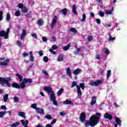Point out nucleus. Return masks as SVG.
<instances>
[{"mask_svg":"<svg viewBox=\"0 0 127 127\" xmlns=\"http://www.w3.org/2000/svg\"><path fill=\"white\" fill-rule=\"evenodd\" d=\"M99 15L101 17H104V16H105V13H104V12H103L102 11H100L99 12Z\"/></svg>","mask_w":127,"mask_h":127,"instance_id":"nucleus-50","label":"nucleus"},{"mask_svg":"<svg viewBox=\"0 0 127 127\" xmlns=\"http://www.w3.org/2000/svg\"><path fill=\"white\" fill-rule=\"evenodd\" d=\"M63 92H64V89L63 88L60 89V90L58 92V96H60V95H61Z\"/></svg>","mask_w":127,"mask_h":127,"instance_id":"nucleus-39","label":"nucleus"},{"mask_svg":"<svg viewBox=\"0 0 127 127\" xmlns=\"http://www.w3.org/2000/svg\"><path fill=\"white\" fill-rule=\"evenodd\" d=\"M10 81H11V78L10 77H0V83L2 86H3V85L5 84L8 87H10V84H9Z\"/></svg>","mask_w":127,"mask_h":127,"instance_id":"nucleus-4","label":"nucleus"},{"mask_svg":"<svg viewBox=\"0 0 127 127\" xmlns=\"http://www.w3.org/2000/svg\"><path fill=\"white\" fill-rule=\"evenodd\" d=\"M58 48V47L57 46V45H54L52 46V49H49V51L52 53V54H54V55H55V54H56V52L54 51L53 50H57Z\"/></svg>","mask_w":127,"mask_h":127,"instance_id":"nucleus-8","label":"nucleus"},{"mask_svg":"<svg viewBox=\"0 0 127 127\" xmlns=\"http://www.w3.org/2000/svg\"><path fill=\"white\" fill-rule=\"evenodd\" d=\"M103 52L105 53L107 55H109V54H110V51L108 49H104L103 50Z\"/></svg>","mask_w":127,"mask_h":127,"instance_id":"nucleus-30","label":"nucleus"},{"mask_svg":"<svg viewBox=\"0 0 127 127\" xmlns=\"http://www.w3.org/2000/svg\"><path fill=\"white\" fill-rule=\"evenodd\" d=\"M31 36H32V37H34V38H37V35H36V34L33 33L31 34Z\"/></svg>","mask_w":127,"mask_h":127,"instance_id":"nucleus-53","label":"nucleus"},{"mask_svg":"<svg viewBox=\"0 0 127 127\" xmlns=\"http://www.w3.org/2000/svg\"><path fill=\"white\" fill-rule=\"evenodd\" d=\"M15 16H17V17L19 16L20 15V11L18 10L16 11L15 13Z\"/></svg>","mask_w":127,"mask_h":127,"instance_id":"nucleus-46","label":"nucleus"},{"mask_svg":"<svg viewBox=\"0 0 127 127\" xmlns=\"http://www.w3.org/2000/svg\"><path fill=\"white\" fill-rule=\"evenodd\" d=\"M18 7L19 8H21V12L23 13H26L27 11H28V9L26 8V7L25 6L23 5V4L20 3L18 4Z\"/></svg>","mask_w":127,"mask_h":127,"instance_id":"nucleus-6","label":"nucleus"},{"mask_svg":"<svg viewBox=\"0 0 127 127\" xmlns=\"http://www.w3.org/2000/svg\"><path fill=\"white\" fill-rule=\"evenodd\" d=\"M23 81H24L25 84H30V83L32 82V79L29 78H25L23 80Z\"/></svg>","mask_w":127,"mask_h":127,"instance_id":"nucleus-20","label":"nucleus"},{"mask_svg":"<svg viewBox=\"0 0 127 127\" xmlns=\"http://www.w3.org/2000/svg\"><path fill=\"white\" fill-rule=\"evenodd\" d=\"M16 76L19 79L20 83H21V82L22 81V76H21V75H20V74H19L18 73L16 74Z\"/></svg>","mask_w":127,"mask_h":127,"instance_id":"nucleus-29","label":"nucleus"},{"mask_svg":"<svg viewBox=\"0 0 127 127\" xmlns=\"http://www.w3.org/2000/svg\"><path fill=\"white\" fill-rule=\"evenodd\" d=\"M42 39H43V41H44V42H46L47 41V38H46L44 37L42 38Z\"/></svg>","mask_w":127,"mask_h":127,"instance_id":"nucleus-57","label":"nucleus"},{"mask_svg":"<svg viewBox=\"0 0 127 127\" xmlns=\"http://www.w3.org/2000/svg\"><path fill=\"white\" fill-rule=\"evenodd\" d=\"M56 123V120H54L52 121V122L51 123V125H54Z\"/></svg>","mask_w":127,"mask_h":127,"instance_id":"nucleus-58","label":"nucleus"},{"mask_svg":"<svg viewBox=\"0 0 127 127\" xmlns=\"http://www.w3.org/2000/svg\"><path fill=\"white\" fill-rule=\"evenodd\" d=\"M3 101L5 103H6V102H7V100L8 99V94H5L3 97Z\"/></svg>","mask_w":127,"mask_h":127,"instance_id":"nucleus-31","label":"nucleus"},{"mask_svg":"<svg viewBox=\"0 0 127 127\" xmlns=\"http://www.w3.org/2000/svg\"><path fill=\"white\" fill-rule=\"evenodd\" d=\"M8 63H9V60L7 59L4 61V62H0V65L6 67V66L8 65Z\"/></svg>","mask_w":127,"mask_h":127,"instance_id":"nucleus-11","label":"nucleus"},{"mask_svg":"<svg viewBox=\"0 0 127 127\" xmlns=\"http://www.w3.org/2000/svg\"><path fill=\"white\" fill-rule=\"evenodd\" d=\"M2 14H3V12L0 11V21L2 20Z\"/></svg>","mask_w":127,"mask_h":127,"instance_id":"nucleus-51","label":"nucleus"},{"mask_svg":"<svg viewBox=\"0 0 127 127\" xmlns=\"http://www.w3.org/2000/svg\"><path fill=\"white\" fill-rule=\"evenodd\" d=\"M10 29L9 28L7 29L6 32L4 31H1L0 32V36L1 37H4V39H7L8 38V33H9Z\"/></svg>","mask_w":127,"mask_h":127,"instance_id":"nucleus-5","label":"nucleus"},{"mask_svg":"<svg viewBox=\"0 0 127 127\" xmlns=\"http://www.w3.org/2000/svg\"><path fill=\"white\" fill-rule=\"evenodd\" d=\"M114 40H116V38L112 37V36L110 35L109 38V41H114Z\"/></svg>","mask_w":127,"mask_h":127,"instance_id":"nucleus-40","label":"nucleus"},{"mask_svg":"<svg viewBox=\"0 0 127 127\" xmlns=\"http://www.w3.org/2000/svg\"><path fill=\"white\" fill-rule=\"evenodd\" d=\"M70 46L71 43H69L67 46L63 47V49L64 50V51H67V50L70 48Z\"/></svg>","mask_w":127,"mask_h":127,"instance_id":"nucleus-27","label":"nucleus"},{"mask_svg":"<svg viewBox=\"0 0 127 127\" xmlns=\"http://www.w3.org/2000/svg\"><path fill=\"white\" fill-rule=\"evenodd\" d=\"M80 51H81V49L79 48H76V50L74 52V54H78Z\"/></svg>","mask_w":127,"mask_h":127,"instance_id":"nucleus-44","label":"nucleus"},{"mask_svg":"<svg viewBox=\"0 0 127 127\" xmlns=\"http://www.w3.org/2000/svg\"><path fill=\"white\" fill-rule=\"evenodd\" d=\"M19 122H16L15 123H14L11 125V127H16L17 126L19 125Z\"/></svg>","mask_w":127,"mask_h":127,"instance_id":"nucleus-41","label":"nucleus"},{"mask_svg":"<svg viewBox=\"0 0 127 127\" xmlns=\"http://www.w3.org/2000/svg\"><path fill=\"white\" fill-rule=\"evenodd\" d=\"M5 115V112H0V118H2Z\"/></svg>","mask_w":127,"mask_h":127,"instance_id":"nucleus-47","label":"nucleus"},{"mask_svg":"<svg viewBox=\"0 0 127 127\" xmlns=\"http://www.w3.org/2000/svg\"><path fill=\"white\" fill-rule=\"evenodd\" d=\"M18 115L21 118H23L24 119L26 118V116H25V113L23 112H18Z\"/></svg>","mask_w":127,"mask_h":127,"instance_id":"nucleus-17","label":"nucleus"},{"mask_svg":"<svg viewBox=\"0 0 127 127\" xmlns=\"http://www.w3.org/2000/svg\"><path fill=\"white\" fill-rule=\"evenodd\" d=\"M85 20H86V14H83L82 18L81 19L80 21L81 22H84V21H85Z\"/></svg>","mask_w":127,"mask_h":127,"instance_id":"nucleus-36","label":"nucleus"},{"mask_svg":"<svg viewBox=\"0 0 127 127\" xmlns=\"http://www.w3.org/2000/svg\"><path fill=\"white\" fill-rule=\"evenodd\" d=\"M87 39L89 42H91L93 40V37L92 36H88Z\"/></svg>","mask_w":127,"mask_h":127,"instance_id":"nucleus-45","label":"nucleus"},{"mask_svg":"<svg viewBox=\"0 0 127 127\" xmlns=\"http://www.w3.org/2000/svg\"><path fill=\"white\" fill-rule=\"evenodd\" d=\"M64 105H72L73 104V102H72L71 101L66 100L65 101H64Z\"/></svg>","mask_w":127,"mask_h":127,"instance_id":"nucleus-28","label":"nucleus"},{"mask_svg":"<svg viewBox=\"0 0 127 127\" xmlns=\"http://www.w3.org/2000/svg\"><path fill=\"white\" fill-rule=\"evenodd\" d=\"M97 100V97L96 96H94L92 98L91 102V106H94L95 104H96V101Z\"/></svg>","mask_w":127,"mask_h":127,"instance_id":"nucleus-25","label":"nucleus"},{"mask_svg":"<svg viewBox=\"0 0 127 127\" xmlns=\"http://www.w3.org/2000/svg\"><path fill=\"white\" fill-rule=\"evenodd\" d=\"M29 54L30 55V60L31 61V62H33L34 60V57H33V52L32 51H31L29 53Z\"/></svg>","mask_w":127,"mask_h":127,"instance_id":"nucleus-23","label":"nucleus"},{"mask_svg":"<svg viewBox=\"0 0 127 127\" xmlns=\"http://www.w3.org/2000/svg\"><path fill=\"white\" fill-rule=\"evenodd\" d=\"M96 115H92L90 118V121H86L85 123V126L86 127H94L95 126L98 125V123L100 121V118L101 117V114L99 113H96Z\"/></svg>","mask_w":127,"mask_h":127,"instance_id":"nucleus-1","label":"nucleus"},{"mask_svg":"<svg viewBox=\"0 0 127 127\" xmlns=\"http://www.w3.org/2000/svg\"><path fill=\"white\" fill-rule=\"evenodd\" d=\"M104 118L105 119H108L109 121H112V120H113V116L109 114V113L105 114Z\"/></svg>","mask_w":127,"mask_h":127,"instance_id":"nucleus-13","label":"nucleus"},{"mask_svg":"<svg viewBox=\"0 0 127 127\" xmlns=\"http://www.w3.org/2000/svg\"><path fill=\"white\" fill-rule=\"evenodd\" d=\"M6 19L7 21H9V19H10V14L9 13H7L6 17Z\"/></svg>","mask_w":127,"mask_h":127,"instance_id":"nucleus-42","label":"nucleus"},{"mask_svg":"<svg viewBox=\"0 0 127 127\" xmlns=\"http://www.w3.org/2000/svg\"><path fill=\"white\" fill-rule=\"evenodd\" d=\"M37 107V104L36 103L32 104L31 106V108H32V109H34V110H37L38 108L36 107Z\"/></svg>","mask_w":127,"mask_h":127,"instance_id":"nucleus-33","label":"nucleus"},{"mask_svg":"<svg viewBox=\"0 0 127 127\" xmlns=\"http://www.w3.org/2000/svg\"><path fill=\"white\" fill-rule=\"evenodd\" d=\"M72 12H73L74 14H77V11L76 10V6L75 5H72Z\"/></svg>","mask_w":127,"mask_h":127,"instance_id":"nucleus-34","label":"nucleus"},{"mask_svg":"<svg viewBox=\"0 0 127 127\" xmlns=\"http://www.w3.org/2000/svg\"><path fill=\"white\" fill-rule=\"evenodd\" d=\"M44 90L47 92V94L49 95V96H50V101L53 102V104L55 106H58V103H57V101H56V97H55L54 91L52 90V88L49 86H45L44 88Z\"/></svg>","mask_w":127,"mask_h":127,"instance_id":"nucleus-2","label":"nucleus"},{"mask_svg":"<svg viewBox=\"0 0 127 127\" xmlns=\"http://www.w3.org/2000/svg\"><path fill=\"white\" fill-rule=\"evenodd\" d=\"M68 30L70 32H72V33H75V34L78 33V31L75 28H70Z\"/></svg>","mask_w":127,"mask_h":127,"instance_id":"nucleus-22","label":"nucleus"},{"mask_svg":"<svg viewBox=\"0 0 127 127\" xmlns=\"http://www.w3.org/2000/svg\"><path fill=\"white\" fill-rule=\"evenodd\" d=\"M64 60V55H60L58 57L57 61L58 62H62Z\"/></svg>","mask_w":127,"mask_h":127,"instance_id":"nucleus-16","label":"nucleus"},{"mask_svg":"<svg viewBox=\"0 0 127 127\" xmlns=\"http://www.w3.org/2000/svg\"><path fill=\"white\" fill-rule=\"evenodd\" d=\"M23 57H28V54L27 53H24L23 54H22Z\"/></svg>","mask_w":127,"mask_h":127,"instance_id":"nucleus-56","label":"nucleus"},{"mask_svg":"<svg viewBox=\"0 0 127 127\" xmlns=\"http://www.w3.org/2000/svg\"><path fill=\"white\" fill-rule=\"evenodd\" d=\"M42 73L44 74V75H46V76L48 75V72H47V71L45 69H43L42 70Z\"/></svg>","mask_w":127,"mask_h":127,"instance_id":"nucleus-49","label":"nucleus"},{"mask_svg":"<svg viewBox=\"0 0 127 127\" xmlns=\"http://www.w3.org/2000/svg\"><path fill=\"white\" fill-rule=\"evenodd\" d=\"M13 99L14 100V103H18V101H19L18 97L15 96Z\"/></svg>","mask_w":127,"mask_h":127,"instance_id":"nucleus-43","label":"nucleus"},{"mask_svg":"<svg viewBox=\"0 0 127 127\" xmlns=\"http://www.w3.org/2000/svg\"><path fill=\"white\" fill-rule=\"evenodd\" d=\"M59 12L60 13V14H64V15H66V14H67V12H68V10L66 8L60 10Z\"/></svg>","mask_w":127,"mask_h":127,"instance_id":"nucleus-14","label":"nucleus"},{"mask_svg":"<svg viewBox=\"0 0 127 127\" xmlns=\"http://www.w3.org/2000/svg\"><path fill=\"white\" fill-rule=\"evenodd\" d=\"M113 10V9H111V10H105V14H113L112 11Z\"/></svg>","mask_w":127,"mask_h":127,"instance_id":"nucleus-32","label":"nucleus"},{"mask_svg":"<svg viewBox=\"0 0 127 127\" xmlns=\"http://www.w3.org/2000/svg\"><path fill=\"white\" fill-rule=\"evenodd\" d=\"M52 40L53 41H56V38L55 37H53L52 38Z\"/></svg>","mask_w":127,"mask_h":127,"instance_id":"nucleus-63","label":"nucleus"},{"mask_svg":"<svg viewBox=\"0 0 127 127\" xmlns=\"http://www.w3.org/2000/svg\"><path fill=\"white\" fill-rule=\"evenodd\" d=\"M99 73L100 74H103V73H104V70H103V69L100 70L99 71Z\"/></svg>","mask_w":127,"mask_h":127,"instance_id":"nucleus-61","label":"nucleus"},{"mask_svg":"<svg viewBox=\"0 0 127 127\" xmlns=\"http://www.w3.org/2000/svg\"><path fill=\"white\" fill-rule=\"evenodd\" d=\"M46 119H47V120H52V117H51V116L47 115L46 116Z\"/></svg>","mask_w":127,"mask_h":127,"instance_id":"nucleus-48","label":"nucleus"},{"mask_svg":"<svg viewBox=\"0 0 127 127\" xmlns=\"http://www.w3.org/2000/svg\"><path fill=\"white\" fill-rule=\"evenodd\" d=\"M25 35H26V30H23L21 34V39H24V37H25Z\"/></svg>","mask_w":127,"mask_h":127,"instance_id":"nucleus-21","label":"nucleus"},{"mask_svg":"<svg viewBox=\"0 0 127 127\" xmlns=\"http://www.w3.org/2000/svg\"><path fill=\"white\" fill-rule=\"evenodd\" d=\"M89 85H90V86H95L96 87H97L99 85H102V80H98L96 81L91 82L89 83Z\"/></svg>","mask_w":127,"mask_h":127,"instance_id":"nucleus-7","label":"nucleus"},{"mask_svg":"<svg viewBox=\"0 0 127 127\" xmlns=\"http://www.w3.org/2000/svg\"><path fill=\"white\" fill-rule=\"evenodd\" d=\"M20 87L21 89H24L25 88V83L24 81L20 84Z\"/></svg>","mask_w":127,"mask_h":127,"instance_id":"nucleus-38","label":"nucleus"},{"mask_svg":"<svg viewBox=\"0 0 127 127\" xmlns=\"http://www.w3.org/2000/svg\"><path fill=\"white\" fill-rule=\"evenodd\" d=\"M97 23H98V24H100L101 23V20L100 19H96Z\"/></svg>","mask_w":127,"mask_h":127,"instance_id":"nucleus-60","label":"nucleus"},{"mask_svg":"<svg viewBox=\"0 0 127 127\" xmlns=\"http://www.w3.org/2000/svg\"><path fill=\"white\" fill-rule=\"evenodd\" d=\"M16 44L17 46H19V47H22V43H21V42H20V41L17 40Z\"/></svg>","mask_w":127,"mask_h":127,"instance_id":"nucleus-35","label":"nucleus"},{"mask_svg":"<svg viewBox=\"0 0 127 127\" xmlns=\"http://www.w3.org/2000/svg\"><path fill=\"white\" fill-rule=\"evenodd\" d=\"M1 110H4L5 111H6L7 108L6 107H5V106L3 105L1 106Z\"/></svg>","mask_w":127,"mask_h":127,"instance_id":"nucleus-55","label":"nucleus"},{"mask_svg":"<svg viewBox=\"0 0 127 127\" xmlns=\"http://www.w3.org/2000/svg\"><path fill=\"white\" fill-rule=\"evenodd\" d=\"M43 61L44 62H48V58L47 57H45L43 58Z\"/></svg>","mask_w":127,"mask_h":127,"instance_id":"nucleus-52","label":"nucleus"},{"mask_svg":"<svg viewBox=\"0 0 127 127\" xmlns=\"http://www.w3.org/2000/svg\"><path fill=\"white\" fill-rule=\"evenodd\" d=\"M36 111L37 113H38L39 114H41V115H44V110L43 109L38 108H37V110Z\"/></svg>","mask_w":127,"mask_h":127,"instance_id":"nucleus-18","label":"nucleus"},{"mask_svg":"<svg viewBox=\"0 0 127 127\" xmlns=\"http://www.w3.org/2000/svg\"><path fill=\"white\" fill-rule=\"evenodd\" d=\"M39 55H40V56H43V52H42V51H39L38 52Z\"/></svg>","mask_w":127,"mask_h":127,"instance_id":"nucleus-54","label":"nucleus"},{"mask_svg":"<svg viewBox=\"0 0 127 127\" xmlns=\"http://www.w3.org/2000/svg\"><path fill=\"white\" fill-rule=\"evenodd\" d=\"M79 119L81 123H84L85 122V119H86V114L82 112L80 115Z\"/></svg>","mask_w":127,"mask_h":127,"instance_id":"nucleus-10","label":"nucleus"},{"mask_svg":"<svg viewBox=\"0 0 127 127\" xmlns=\"http://www.w3.org/2000/svg\"><path fill=\"white\" fill-rule=\"evenodd\" d=\"M66 75L70 78V79H72V71H71V68H70V67H68L66 69Z\"/></svg>","mask_w":127,"mask_h":127,"instance_id":"nucleus-9","label":"nucleus"},{"mask_svg":"<svg viewBox=\"0 0 127 127\" xmlns=\"http://www.w3.org/2000/svg\"><path fill=\"white\" fill-rule=\"evenodd\" d=\"M95 58H96V59H97L98 60H100V55H96Z\"/></svg>","mask_w":127,"mask_h":127,"instance_id":"nucleus-59","label":"nucleus"},{"mask_svg":"<svg viewBox=\"0 0 127 127\" xmlns=\"http://www.w3.org/2000/svg\"><path fill=\"white\" fill-rule=\"evenodd\" d=\"M12 87H13V88H15L16 89H20V85H18V84H17L16 82H14L11 84Z\"/></svg>","mask_w":127,"mask_h":127,"instance_id":"nucleus-19","label":"nucleus"},{"mask_svg":"<svg viewBox=\"0 0 127 127\" xmlns=\"http://www.w3.org/2000/svg\"><path fill=\"white\" fill-rule=\"evenodd\" d=\"M76 86L77 89V93L78 95V97H81L82 96V91H81V89L83 90L85 89V85L84 83H81L79 85H77V82L76 81H73L71 84V88H73Z\"/></svg>","mask_w":127,"mask_h":127,"instance_id":"nucleus-3","label":"nucleus"},{"mask_svg":"<svg viewBox=\"0 0 127 127\" xmlns=\"http://www.w3.org/2000/svg\"><path fill=\"white\" fill-rule=\"evenodd\" d=\"M46 127H52V126H51L50 124H47Z\"/></svg>","mask_w":127,"mask_h":127,"instance_id":"nucleus-64","label":"nucleus"},{"mask_svg":"<svg viewBox=\"0 0 127 127\" xmlns=\"http://www.w3.org/2000/svg\"><path fill=\"white\" fill-rule=\"evenodd\" d=\"M37 23L38 25H40V26H41L43 25L44 22L43 21V20H42V19H39L37 22Z\"/></svg>","mask_w":127,"mask_h":127,"instance_id":"nucleus-26","label":"nucleus"},{"mask_svg":"<svg viewBox=\"0 0 127 127\" xmlns=\"http://www.w3.org/2000/svg\"><path fill=\"white\" fill-rule=\"evenodd\" d=\"M90 15H91V16H92V17H94V16H95V14H94L93 12H91Z\"/></svg>","mask_w":127,"mask_h":127,"instance_id":"nucleus-62","label":"nucleus"},{"mask_svg":"<svg viewBox=\"0 0 127 127\" xmlns=\"http://www.w3.org/2000/svg\"><path fill=\"white\" fill-rule=\"evenodd\" d=\"M81 72H82V69L80 68H77L73 71V74L74 75H79V74H80Z\"/></svg>","mask_w":127,"mask_h":127,"instance_id":"nucleus-15","label":"nucleus"},{"mask_svg":"<svg viewBox=\"0 0 127 127\" xmlns=\"http://www.w3.org/2000/svg\"><path fill=\"white\" fill-rule=\"evenodd\" d=\"M115 122H116L117 124L120 127H121V123H122V121L118 117L115 118Z\"/></svg>","mask_w":127,"mask_h":127,"instance_id":"nucleus-24","label":"nucleus"},{"mask_svg":"<svg viewBox=\"0 0 127 127\" xmlns=\"http://www.w3.org/2000/svg\"><path fill=\"white\" fill-rule=\"evenodd\" d=\"M112 73V71L111 70H108L107 73V78L109 79L110 76H111V73Z\"/></svg>","mask_w":127,"mask_h":127,"instance_id":"nucleus-37","label":"nucleus"},{"mask_svg":"<svg viewBox=\"0 0 127 127\" xmlns=\"http://www.w3.org/2000/svg\"><path fill=\"white\" fill-rule=\"evenodd\" d=\"M56 22H57V16H55L53 19V21L51 24V27L52 29L54 28V25H55Z\"/></svg>","mask_w":127,"mask_h":127,"instance_id":"nucleus-12","label":"nucleus"}]
</instances>
